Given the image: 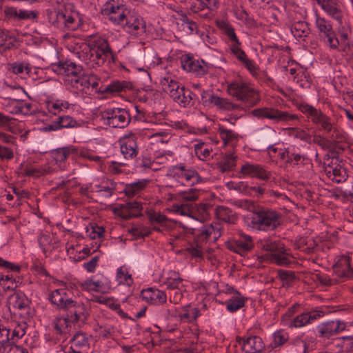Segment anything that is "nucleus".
Instances as JSON below:
<instances>
[{
  "label": "nucleus",
  "mask_w": 353,
  "mask_h": 353,
  "mask_svg": "<svg viewBox=\"0 0 353 353\" xmlns=\"http://www.w3.org/2000/svg\"><path fill=\"white\" fill-rule=\"evenodd\" d=\"M248 225L256 231H274L282 223V214L274 209L258 205L254 212L246 216Z\"/></svg>",
  "instance_id": "nucleus-1"
},
{
  "label": "nucleus",
  "mask_w": 353,
  "mask_h": 353,
  "mask_svg": "<svg viewBox=\"0 0 353 353\" xmlns=\"http://www.w3.org/2000/svg\"><path fill=\"white\" fill-rule=\"evenodd\" d=\"M89 51L86 52L85 62L90 67L101 65L105 63H111L115 60L107 40L97 38L91 41L88 46Z\"/></svg>",
  "instance_id": "nucleus-2"
},
{
  "label": "nucleus",
  "mask_w": 353,
  "mask_h": 353,
  "mask_svg": "<svg viewBox=\"0 0 353 353\" xmlns=\"http://www.w3.org/2000/svg\"><path fill=\"white\" fill-rule=\"evenodd\" d=\"M296 107L312 124L318 128L319 131L325 133L330 132L332 125L334 122L330 117L327 115L321 109H317L306 102L297 103Z\"/></svg>",
  "instance_id": "nucleus-3"
},
{
  "label": "nucleus",
  "mask_w": 353,
  "mask_h": 353,
  "mask_svg": "<svg viewBox=\"0 0 353 353\" xmlns=\"http://www.w3.org/2000/svg\"><path fill=\"white\" fill-rule=\"evenodd\" d=\"M228 92L230 95L250 105H255L259 101L258 92L243 81H236L228 84Z\"/></svg>",
  "instance_id": "nucleus-4"
},
{
  "label": "nucleus",
  "mask_w": 353,
  "mask_h": 353,
  "mask_svg": "<svg viewBox=\"0 0 353 353\" xmlns=\"http://www.w3.org/2000/svg\"><path fill=\"white\" fill-rule=\"evenodd\" d=\"M49 19L52 25L63 30H75L80 26L77 14L66 9L52 12Z\"/></svg>",
  "instance_id": "nucleus-5"
},
{
  "label": "nucleus",
  "mask_w": 353,
  "mask_h": 353,
  "mask_svg": "<svg viewBox=\"0 0 353 353\" xmlns=\"http://www.w3.org/2000/svg\"><path fill=\"white\" fill-rule=\"evenodd\" d=\"M252 114L259 119H268L275 123H290L299 119L296 114H291L287 111H281L270 107L254 109L252 111Z\"/></svg>",
  "instance_id": "nucleus-6"
},
{
  "label": "nucleus",
  "mask_w": 353,
  "mask_h": 353,
  "mask_svg": "<svg viewBox=\"0 0 353 353\" xmlns=\"http://www.w3.org/2000/svg\"><path fill=\"white\" fill-rule=\"evenodd\" d=\"M101 116L104 123L112 128H123L130 121L128 112L123 108H107L101 112Z\"/></svg>",
  "instance_id": "nucleus-7"
},
{
  "label": "nucleus",
  "mask_w": 353,
  "mask_h": 353,
  "mask_svg": "<svg viewBox=\"0 0 353 353\" xmlns=\"http://www.w3.org/2000/svg\"><path fill=\"white\" fill-rule=\"evenodd\" d=\"M192 234L194 236V243L203 246L208 242H216L221 236V228L216 223L205 225L200 229H194Z\"/></svg>",
  "instance_id": "nucleus-8"
},
{
  "label": "nucleus",
  "mask_w": 353,
  "mask_h": 353,
  "mask_svg": "<svg viewBox=\"0 0 353 353\" xmlns=\"http://www.w3.org/2000/svg\"><path fill=\"white\" fill-rule=\"evenodd\" d=\"M130 12L123 5L115 3L114 1L105 3L101 10V13L117 25H123Z\"/></svg>",
  "instance_id": "nucleus-9"
},
{
  "label": "nucleus",
  "mask_w": 353,
  "mask_h": 353,
  "mask_svg": "<svg viewBox=\"0 0 353 353\" xmlns=\"http://www.w3.org/2000/svg\"><path fill=\"white\" fill-rule=\"evenodd\" d=\"M53 70L58 74H65L68 77V81H70L72 86L78 88L79 79L83 72L81 65H77L72 61H65L58 65H53Z\"/></svg>",
  "instance_id": "nucleus-10"
},
{
  "label": "nucleus",
  "mask_w": 353,
  "mask_h": 353,
  "mask_svg": "<svg viewBox=\"0 0 353 353\" xmlns=\"http://www.w3.org/2000/svg\"><path fill=\"white\" fill-rule=\"evenodd\" d=\"M49 300L52 305L62 310H68L75 305L71 292L65 288L52 290L49 295Z\"/></svg>",
  "instance_id": "nucleus-11"
},
{
  "label": "nucleus",
  "mask_w": 353,
  "mask_h": 353,
  "mask_svg": "<svg viewBox=\"0 0 353 353\" xmlns=\"http://www.w3.org/2000/svg\"><path fill=\"white\" fill-rule=\"evenodd\" d=\"M181 63L182 68L196 77L206 74L209 70L208 64L203 60H196L190 54L181 57Z\"/></svg>",
  "instance_id": "nucleus-12"
},
{
  "label": "nucleus",
  "mask_w": 353,
  "mask_h": 353,
  "mask_svg": "<svg viewBox=\"0 0 353 353\" xmlns=\"http://www.w3.org/2000/svg\"><path fill=\"white\" fill-rule=\"evenodd\" d=\"M172 173L179 181L188 185H194L202 181L201 177L195 170L183 163L174 166Z\"/></svg>",
  "instance_id": "nucleus-13"
},
{
  "label": "nucleus",
  "mask_w": 353,
  "mask_h": 353,
  "mask_svg": "<svg viewBox=\"0 0 353 353\" xmlns=\"http://www.w3.org/2000/svg\"><path fill=\"white\" fill-rule=\"evenodd\" d=\"M160 196L165 201H172L183 199L185 201L196 200L199 192L196 189H190L188 191L175 192L171 187H161L159 190Z\"/></svg>",
  "instance_id": "nucleus-14"
},
{
  "label": "nucleus",
  "mask_w": 353,
  "mask_h": 353,
  "mask_svg": "<svg viewBox=\"0 0 353 353\" xmlns=\"http://www.w3.org/2000/svg\"><path fill=\"white\" fill-rule=\"evenodd\" d=\"M160 196L165 201H172L183 199L185 201L196 200L199 192L196 189H190L188 191L175 192L171 187H161L159 190Z\"/></svg>",
  "instance_id": "nucleus-15"
},
{
  "label": "nucleus",
  "mask_w": 353,
  "mask_h": 353,
  "mask_svg": "<svg viewBox=\"0 0 353 353\" xmlns=\"http://www.w3.org/2000/svg\"><path fill=\"white\" fill-rule=\"evenodd\" d=\"M241 176L256 178L262 181H268L272 176V172L265 169L263 166L259 164L246 162L244 163L239 173Z\"/></svg>",
  "instance_id": "nucleus-16"
},
{
  "label": "nucleus",
  "mask_w": 353,
  "mask_h": 353,
  "mask_svg": "<svg viewBox=\"0 0 353 353\" xmlns=\"http://www.w3.org/2000/svg\"><path fill=\"white\" fill-rule=\"evenodd\" d=\"M346 329V323L340 320L323 322L316 327L319 336L329 339Z\"/></svg>",
  "instance_id": "nucleus-17"
},
{
  "label": "nucleus",
  "mask_w": 353,
  "mask_h": 353,
  "mask_svg": "<svg viewBox=\"0 0 353 353\" xmlns=\"http://www.w3.org/2000/svg\"><path fill=\"white\" fill-rule=\"evenodd\" d=\"M170 97L183 108L192 106L194 104V101L198 99L194 93L189 89L181 86L180 83L179 84V88H176L174 91L171 92Z\"/></svg>",
  "instance_id": "nucleus-18"
},
{
  "label": "nucleus",
  "mask_w": 353,
  "mask_h": 353,
  "mask_svg": "<svg viewBox=\"0 0 353 353\" xmlns=\"http://www.w3.org/2000/svg\"><path fill=\"white\" fill-rule=\"evenodd\" d=\"M324 314L325 312L319 307H316L310 312H303L292 319L290 327L296 328L302 327L323 317Z\"/></svg>",
  "instance_id": "nucleus-19"
},
{
  "label": "nucleus",
  "mask_w": 353,
  "mask_h": 353,
  "mask_svg": "<svg viewBox=\"0 0 353 353\" xmlns=\"http://www.w3.org/2000/svg\"><path fill=\"white\" fill-rule=\"evenodd\" d=\"M254 245L251 236L241 232L234 239L231 248L235 252L244 255L253 249Z\"/></svg>",
  "instance_id": "nucleus-20"
},
{
  "label": "nucleus",
  "mask_w": 353,
  "mask_h": 353,
  "mask_svg": "<svg viewBox=\"0 0 353 353\" xmlns=\"http://www.w3.org/2000/svg\"><path fill=\"white\" fill-rule=\"evenodd\" d=\"M3 14L5 19L8 21L28 20L37 17V14L34 11L18 9L12 6H6L3 8Z\"/></svg>",
  "instance_id": "nucleus-21"
},
{
  "label": "nucleus",
  "mask_w": 353,
  "mask_h": 353,
  "mask_svg": "<svg viewBox=\"0 0 353 353\" xmlns=\"http://www.w3.org/2000/svg\"><path fill=\"white\" fill-rule=\"evenodd\" d=\"M121 152L125 159H132L137 154V137L130 134L123 137L121 141Z\"/></svg>",
  "instance_id": "nucleus-22"
},
{
  "label": "nucleus",
  "mask_w": 353,
  "mask_h": 353,
  "mask_svg": "<svg viewBox=\"0 0 353 353\" xmlns=\"http://www.w3.org/2000/svg\"><path fill=\"white\" fill-rule=\"evenodd\" d=\"M142 209L143 208L139 202L130 201L119 205L115 209V212L123 219H130L132 217L137 216Z\"/></svg>",
  "instance_id": "nucleus-23"
},
{
  "label": "nucleus",
  "mask_w": 353,
  "mask_h": 353,
  "mask_svg": "<svg viewBox=\"0 0 353 353\" xmlns=\"http://www.w3.org/2000/svg\"><path fill=\"white\" fill-rule=\"evenodd\" d=\"M123 26L128 32L132 34L137 35L145 32V26L142 18L131 12L128 14Z\"/></svg>",
  "instance_id": "nucleus-24"
},
{
  "label": "nucleus",
  "mask_w": 353,
  "mask_h": 353,
  "mask_svg": "<svg viewBox=\"0 0 353 353\" xmlns=\"http://www.w3.org/2000/svg\"><path fill=\"white\" fill-rule=\"evenodd\" d=\"M321 8L331 17L342 23L343 14L340 5L336 0H316Z\"/></svg>",
  "instance_id": "nucleus-25"
},
{
  "label": "nucleus",
  "mask_w": 353,
  "mask_h": 353,
  "mask_svg": "<svg viewBox=\"0 0 353 353\" xmlns=\"http://www.w3.org/2000/svg\"><path fill=\"white\" fill-rule=\"evenodd\" d=\"M19 173L28 176L39 177L41 175L48 174L57 170V168H51L50 166H45L40 168H33L28 164L21 163L19 166Z\"/></svg>",
  "instance_id": "nucleus-26"
},
{
  "label": "nucleus",
  "mask_w": 353,
  "mask_h": 353,
  "mask_svg": "<svg viewBox=\"0 0 353 353\" xmlns=\"http://www.w3.org/2000/svg\"><path fill=\"white\" fill-rule=\"evenodd\" d=\"M264 347L262 339L258 336H250L242 343V350L246 353H260Z\"/></svg>",
  "instance_id": "nucleus-27"
},
{
  "label": "nucleus",
  "mask_w": 353,
  "mask_h": 353,
  "mask_svg": "<svg viewBox=\"0 0 353 353\" xmlns=\"http://www.w3.org/2000/svg\"><path fill=\"white\" fill-rule=\"evenodd\" d=\"M331 163L332 165L328 164L325 169V172L328 178L337 183L345 181L347 178L345 170L343 168L340 164L334 165L332 161Z\"/></svg>",
  "instance_id": "nucleus-28"
},
{
  "label": "nucleus",
  "mask_w": 353,
  "mask_h": 353,
  "mask_svg": "<svg viewBox=\"0 0 353 353\" xmlns=\"http://www.w3.org/2000/svg\"><path fill=\"white\" fill-rule=\"evenodd\" d=\"M334 270L339 276H351L353 274V270L350 264V257L347 256H341L334 265Z\"/></svg>",
  "instance_id": "nucleus-29"
},
{
  "label": "nucleus",
  "mask_w": 353,
  "mask_h": 353,
  "mask_svg": "<svg viewBox=\"0 0 353 353\" xmlns=\"http://www.w3.org/2000/svg\"><path fill=\"white\" fill-rule=\"evenodd\" d=\"M176 201H179V203H174L172 207L173 210L176 213L192 218L195 217L196 212L193 206V202L195 200L185 201L184 199H176Z\"/></svg>",
  "instance_id": "nucleus-30"
},
{
  "label": "nucleus",
  "mask_w": 353,
  "mask_h": 353,
  "mask_svg": "<svg viewBox=\"0 0 353 353\" xmlns=\"http://www.w3.org/2000/svg\"><path fill=\"white\" fill-rule=\"evenodd\" d=\"M257 247L265 252L274 254L276 252H284V245L280 241H274L270 238L260 239L257 242Z\"/></svg>",
  "instance_id": "nucleus-31"
},
{
  "label": "nucleus",
  "mask_w": 353,
  "mask_h": 353,
  "mask_svg": "<svg viewBox=\"0 0 353 353\" xmlns=\"http://www.w3.org/2000/svg\"><path fill=\"white\" fill-rule=\"evenodd\" d=\"M8 70L21 79H27L31 72L30 64L24 61H16L8 65Z\"/></svg>",
  "instance_id": "nucleus-32"
},
{
  "label": "nucleus",
  "mask_w": 353,
  "mask_h": 353,
  "mask_svg": "<svg viewBox=\"0 0 353 353\" xmlns=\"http://www.w3.org/2000/svg\"><path fill=\"white\" fill-rule=\"evenodd\" d=\"M29 301L26 295L20 292H15L10 295L7 300V305L9 309H24L28 306Z\"/></svg>",
  "instance_id": "nucleus-33"
},
{
  "label": "nucleus",
  "mask_w": 353,
  "mask_h": 353,
  "mask_svg": "<svg viewBox=\"0 0 353 353\" xmlns=\"http://www.w3.org/2000/svg\"><path fill=\"white\" fill-rule=\"evenodd\" d=\"M75 152L76 149L71 147H66L56 150L52 153V159L50 161V164L52 165L57 164L60 169H63L61 163L67 159L70 154L74 153Z\"/></svg>",
  "instance_id": "nucleus-34"
},
{
  "label": "nucleus",
  "mask_w": 353,
  "mask_h": 353,
  "mask_svg": "<svg viewBox=\"0 0 353 353\" xmlns=\"http://www.w3.org/2000/svg\"><path fill=\"white\" fill-rule=\"evenodd\" d=\"M132 88L130 82L124 81H114L105 85L102 90L105 94H115L121 92L131 90Z\"/></svg>",
  "instance_id": "nucleus-35"
},
{
  "label": "nucleus",
  "mask_w": 353,
  "mask_h": 353,
  "mask_svg": "<svg viewBox=\"0 0 353 353\" xmlns=\"http://www.w3.org/2000/svg\"><path fill=\"white\" fill-rule=\"evenodd\" d=\"M179 82L176 81L174 76L170 73H167L164 77H161L159 88L163 92L168 93L171 97V92L174 91L176 88H179Z\"/></svg>",
  "instance_id": "nucleus-36"
},
{
  "label": "nucleus",
  "mask_w": 353,
  "mask_h": 353,
  "mask_svg": "<svg viewBox=\"0 0 353 353\" xmlns=\"http://www.w3.org/2000/svg\"><path fill=\"white\" fill-rule=\"evenodd\" d=\"M215 214L219 220L228 223L234 224L237 219L235 213L230 208L223 205L217 206Z\"/></svg>",
  "instance_id": "nucleus-37"
},
{
  "label": "nucleus",
  "mask_w": 353,
  "mask_h": 353,
  "mask_svg": "<svg viewBox=\"0 0 353 353\" xmlns=\"http://www.w3.org/2000/svg\"><path fill=\"white\" fill-rule=\"evenodd\" d=\"M315 26L318 30L320 39L334 30L330 21L317 13L315 14Z\"/></svg>",
  "instance_id": "nucleus-38"
},
{
  "label": "nucleus",
  "mask_w": 353,
  "mask_h": 353,
  "mask_svg": "<svg viewBox=\"0 0 353 353\" xmlns=\"http://www.w3.org/2000/svg\"><path fill=\"white\" fill-rule=\"evenodd\" d=\"M245 302L244 297L239 292H236V295H234L225 302L226 308L229 312H234L243 307Z\"/></svg>",
  "instance_id": "nucleus-39"
},
{
  "label": "nucleus",
  "mask_w": 353,
  "mask_h": 353,
  "mask_svg": "<svg viewBox=\"0 0 353 353\" xmlns=\"http://www.w3.org/2000/svg\"><path fill=\"white\" fill-rule=\"evenodd\" d=\"M289 334L283 330H279L274 332L272 334V340L270 344L272 349H276L283 345L288 342Z\"/></svg>",
  "instance_id": "nucleus-40"
},
{
  "label": "nucleus",
  "mask_w": 353,
  "mask_h": 353,
  "mask_svg": "<svg viewBox=\"0 0 353 353\" xmlns=\"http://www.w3.org/2000/svg\"><path fill=\"white\" fill-rule=\"evenodd\" d=\"M72 321L65 316H59L55 319L54 327L57 332L59 334H67L70 332L72 327Z\"/></svg>",
  "instance_id": "nucleus-41"
},
{
  "label": "nucleus",
  "mask_w": 353,
  "mask_h": 353,
  "mask_svg": "<svg viewBox=\"0 0 353 353\" xmlns=\"http://www.w3.org/2000/svg\"><path fill=\"white\" fill-rule=\"evenodd\" d=\"M210 104H212L219 109L226 110H236L239 108L238 105L234 104L231 103L229 100L219 97L217 95L214 94L213 96H211Z\"/></svg>",
  "instance_id": "nucleus-42"
},
{
  "label": "nucleus",
  "mask_w": 353,
  "mask_h": 353,
  "mask_svg": "<svg viewBox=\"0 0 353 353\" xmlns=\"http://www.w3.org/2000/svg\"><path fill=\"white\" fill-rule=\"evenodd\" d=\"M72 308H74L73 316H72L73 321L84 320L89 315L88 310L85 305L82 303L75 302V305Z\"/></svg>",
  "instance_id": "nucleus-43"
},
{
  "label": "nucleus",
  "mask_w": 353,
  "mask_h": 353,
  "mask_svg": "<svg viewBox=\"0 0 353 353\" xmlns=\"http://www.w3.org/2000/svg\"><path fill=\"white\" fill-rule=\"evenodd\" d=\"M337 346L340 351L345 353H353V336H347L337 339Z\"/></svg>",
  "instance_id": "nucleus-44"
},
{
  "label": "nucleus",
  "mask_w": 353,
  "mask_h": 353,
  "mask_svg": "<svg viewBox=\"0 0 353 353\" xmlns=\"http://www.w3.org/2000/svg\"><path fill=\"white\" fill-rule=\"evenodd\" d=\"M83 290L88 292H100L102 290L103 283L101 281H94L92 279H88L79 283Z\"/></svg>",
  "instance_id": "nucleus-45"
},
{
  "label": "nucleus",
  "mask_w": 353,
  "mask_h": 353,
  "mask_svg": "<svg viewBox=\"0 0 353 353\" xmlns=\"http://www.w3.org/2000/svg\"><path fill=\"white\" fill-rule=\"evenodd\" d=\"M156 232H163L172 228L174 223L166 219L164 216L156 215Z\"/></svg>",
  "instance_id": "nucleus-46"
},
{
  "label": "nucleus",
  "mask_w": 353,
  "mask_h": 353,
  "mask_svg": "<svg viewBox=\"0 0 353 353\" xmlns=\"http://www.w3.org/2000/svg\"><path fill=\"white\" fill-rule=\"evenodd\" d=\"M236 165V157L230 153L223 157L219 163L221 170L224 172L232 170Z\"/></svg>",
  "instance_id": "nucleus-47"
},
{
  "label": "nucleus",
  "mask_w": 353,
  "mask_h": 353,
  "mask_svg": "<svg viewBox=\"0 0 353 353\" xmlns=\"http://www.w3.org/2000/svg\"><path fill=\"white\" fill-rule=\"evenodd\" d=\"M320 39L326 46L332 50H337L339 48V39L336 37V34L334 30L323 36Z\"/></svg>",
  "instance_id": "nucleus-48"
},
{
  "label": "nucleus",
  "mask_w": 353,
  "mask_h": 353,
  "mask_svg": "<svg viewBox=\"0 0 353 353\" xmlns=\"http://www.w3.org/2000/svg\"><path fill=\"white\" fill-rule=\"evenodd\" d=\"M232 203L236 208L249 211L250 214L253 213L258 206L254 201L245 199L234 200Z\"/></svg>",
  "instance_id": "nucleus-49"
},
{
  "label": "nucleus",
  "mask_w": 353,
  "mask_h": 353,
  "mask_svg": "<svg viewBox=\"0 0 353 353\" xmlns=\"http://www.w3.org/2000/svg\"><path fill=\"white\" fill-rule=\"evenodd\" d=\"M78 79H79V84H80V85L83 88H88L91 86L92 88H97L99 85V79L96 75L93 74H85L83 73L81 78H79Z\"/></svg>",
  "instance_id": "nucleus-50"
},
{
  "label": "nucleus",
  "mask_w": 353,
  "mask_h": 353,
  "mask_svg": "<svg viewBox=\"0 0 353 353\" xmlns=\"http://www.w3.org/2000/svg\"><path fill=\"white\" fill-rule=\"evenodd\" d=\"M117 280L119 284L127 285L128 286L132 283V276L128 274V269L124 266L117 269Z\"/></svg>",
  "instance_id": "nucleus-51"
},
{
  "label": "nucleus",
  "mask_w": 353,
  "mask_h": 353,
  "mask_svg": "<svg viewBox=\"0 0 353 353\" xmlns=\"http://www.w3.org/2000/svg\"><path fill=\"white\" fill-rule=\"evenodd\" d=\"M308 30L307 24L303 21L295 23L291 28L292 34L297 38L305 37L308 33Z\"/></svg>",
  "instance_id": "nucleus-52"
},
{
  "label": "nucleus",
  "mask_w": 353,
  "mask_h": 353,
  "mask_svg": "<svg viewBox=\"0 0 353 353\" xmlns=\"http://www.w3.org/2000/svg\"><path fill=\"white\" fill-rule=\"evenodd\" d=\"M17 120L14 118L0 113V127L6 130L14 132L16 130Z\"/></svg>",
  "instance_id": "nucleus-53"
},
{
  "label": "nucleus",
  "mask_w": 353,
  "mask_h": 353,
  "mask_svg": "<svg viewBox=\"0 0 353 353\" xmlns=\"http://www.w3.org/2000/svg\"><path fill=\"white\" fill-rule=\"evenodd\" d=\"M218 132L225 144L237 139L238 137V134L236 132L231 130L226 129L223 126L219 127Z\"/></svg>",
  "instance_id": "nucleus-54"
},
{
  "label": "nucleus",
  "mask_w": 353,
  "mask_h": 353,
  "mask_svg": "<svg viewBox=\"0 0 353 353\" xmlns=\"http://www.w3.org/2000/svg\"><path fill=\"white\" fill-rule=\"evenodd\" d=\"M0 284L4 291L13 290L17 287L15 279L12 274L2 275L0 277Z\"/></svg>",
  "instance_id": "nucleus-55"
},
{
  "label": "nucleus",
  "mask_w": 353,
  "mask_h": 353,
  "mask_svg": "<svg viewBox=\"0 0 353 353\" xmlns=\"http://www.w3.org/2000/svg\"><path fill=\"white\" fill-rule=\"evenodd\" d=\"M286 155V163H290L292 166L297 165L300 162L305 160V157L300 154L295 152L294 149L287 148Z\"/></svg>",
  "instance_id": "nucleus-56"
},
{
  "label": "nucleus",
  "mask_w": 353,
  "mask_h": 353,
  "mask_svg": "<svg viewBox=\"0 0 353 353\" xmlns=\"http://www.w3.org/2000/svg\"><path fill=\"white\" fill-rule=\"evenodd\" d=\"M15 41L14 37L10 36L8 32L0 30V48L3 47L5 49H10L14 46V43Z\"/></svg>",
  "instance_id": "nucleus-57"
},
{
  "label": "nucleus",
  "mask_w": 353,
  "mask_h": 353,
  "mask_svg": "<svg viewBox=\"0 0 353 353\" xmlns=\"http://www.w3.org/2000/svg\"><path fill=\"white\" fill-rule=\"evenodd\" d=\"M71 348H81L88 345V339L83 333L75 334L71 340Z\"/></svg>",
  "instance_id": "nucleus-58"
},
{
  "label": "nucleus",
  "mask_w": 353,
  "mask_h": 353,
  "mask_svg": "<svg viewBox=\"0 0 353 353\" xmlns=\"http://www.w3.org/2000/svg\"><path fill=\"white\" fill-rule=\"evenodd\" d=\"M59 129L75 128L78 123L70 116H61L57 120Z\"/></svg>",
  "instance_id": "nucleus-59"
},
{
  "label": "nucleus",
  "mask_w": 353,
  "mask_h": 353,
  "mask_svg": "<svg viewBox=\"0 0 353 353\" xmlns=\"http://www.w3.org/2000/svg\"><path fill=\"white\" fill-rule=\"evenodd\" d=\"M228 186L230 189H233L239 192H241L245 195H252V192H250V187L248 184V183L244 181H239L238 183H228Z\"/></svg>",
  "instance_id": "nucleus-60"
},
{
  "label": "nucleus",
  "mask_w": 353,
  "mask_h": 353,
  "mask_svg": "<svg viewBox=\"0 0 353 353\" xmlns=\"http://www.w3.org/2000/svg\"><path fill=\"white\" fill-rule=\"evenodd\" d=\"M330 132V139L338 142L343 141L346 139V133L334 123L332 125Z\"/></svg>",
  "instance_id": "nucleus-61"
},
{
  "label": "nucleus",
  "mask_w": 353,
  "mask_h": 353,
  "mask_svg": "<svg viewBox=\"0 0 353 353\" xmlns=\"http://www.w3.org/2000/svg\"><path fill=\"white\" fill-rule=\"evenodd\" d=\"M199 314V310L194 307L185 310L184 312L179 314V316L181 321L185 322H192L198 317Z\"/></svg>",
  "instance_id": "nucleus-62"
},
{
  "label": "nucleus",
  "mask_w": 353,
  "mask_h": 353,
  "mask_svg": "<svg viewBox=\"0 0 353 353\" xmlns=\"http://www.w3.org/2000/svg\"><path fill=\"white\" fill-rule=\"evenodd\" d=\"M278 275L283 285H290L296 280L295 274L292 271L281 270L278 272Z\"/></svg>",
  "instance_id": "nucleus-63"
},
{
  "label": "nucleus",
  "mask_w": 353,
  "mask_h": 353,
  "mask_svg": "<svg viewBox=\"0 0 353 353\" xmlns=\"http://www.w3.org/2000/svg\"><path fill=\"white\" fill-rule=\"evenodd\" d=\"M104 232V229L98 225H90L86 228V236L91 239L101 238Z\"/></svg>",
  "instance_id": "nucleus-64"
}]
</instances>
